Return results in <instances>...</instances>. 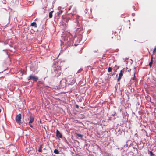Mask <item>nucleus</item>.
<instances>
[{
    "label": "nucleus",
    "mask_w": 156,
    "mask_h": 156,
    "mask_svg": "<svg viewBox=\"0 0 156 156\" xmlns=\"http://www.w3.org/2000/svg\"><path fill=\"white\" fill-rule=\"evenodd\" d=\"M21 114H19L17 115L16 117L15 120L16 121L17 123L19 125L21 124Z\"/></svg>",
    "instance_id": "f257e3e1"
},
{
    "label": "nucleus",
    "mask_w": 156,
    "mask_h": 156,
    "mask_svg": "<svg viewBox=\"0 0 156 156\" xmlns=\"http://www.w3.org/2000/svg\"><path fill=\"white\" fill-rule=\"evenodd\" d=\"M53 70L56 73H57L59 71L61 70V67L59 66H55L53 67Z\"/></svg>",
    "instance_id": "f03ea898"
},
{
    "label": "nucleus",
    "mask_w": 156,
    "mask_h": 156,
    "mask_svg": "<svg viewBox=\"0 0 156 156\" xmlns=\"http://www.w3.org/2000/svg\"><path fill=\"white\" fill-rule=\"evenodd\" d=\"M27 79L28 80L32 79L34 81H36L38 80V78L35 76L30 75L28 77Z\"/></svg>",
    "instance_id": "7ed1b4c3"
},
{
    "label": "nucleus",
    "mask_w": 156,
    "mask_h": 156,
    "mask_svg": "<svg viewBox=\"0 0 156 156\" xmlns=\"http://www.w3.org/2000/svg\"><path fill=\"white\" fill-rule=\"evenodd\" d=\"M34 121V118L30 116V119L29 120V124L30 125V126L31 128L33 127V126L31 124V123L32 122H33Z\"/></svg>",
    "instance_id": "20e7f679"
},
{
    "label": "nucleus",
    "mask_w": 156,
    "mask_h": 156,
    "mask_svg": "<svg viewBox=\"0 0 156 156\" xmlns=\"http://www.w3.org/2000/svg\"><path fill=\"white\" fill-rule=\"evenodd\" d=\"M123 71L122 70H121L120 71V73H119V76L118 77V78L117 79L118 81H119L121 79L122 77L123 76Z\"/></svg>",
    "instance_id": "39448f33"
},
{
    "label": "nucleus",
    "mask_w": 156,
    "mask_h": 156,
    "mask_svg": "<svg viewBox=\"0 0 156 156\" xmlns=\"http://www.w3.org/2000/svg\"><path fill=\"white\" fill-rule=\"evenodd\" d=\"M56 136L58 138H62V134L58 130H56Z\"/></svg>",
    "instance_id": "423d86ee"
},
{
    "label": "nucleus",
    "mask_w": 156,
    "mask_h": 156,
    "mask_svg": "<svg viewBox=\"0 0 156 156\" xmlns=\"http://www.w3.org/2000/svg\"><path fill=\"white\" fill-rule=\"evenodd\" d=\"M153 56L152 55H151V62H150L149 64L150 68H151V67L152 65L153 64Z\"/></svg>",
    "instance_id": "0eeeda50"
},
{
    "label": "nucleus",
    "mask_w": 156,
    "mask_h": 156,
    "mask_svg": "<svg viewBox=\"0 0 156 156\" xmlns=\"http://www.w3.org/2000/svg\"><path fill=\"white\" fill-rule=\"evenodd\" d=\"M43 145H40L39 147V149L38 150V151L39 152H42V149L43 147Z\"/></svg>",
    "instance_id": "6e6552de"
},
{
    "label": "nucleus",
    "mask_w": 156,
    "mask_h": 156,
    "mask_svg": "<svg viewBox=\"0 0 156 156\" xmlns=\"http://www.w3.org/2000/svg\"><path fill=\"white\" fill-rule=\"evenodd\" d=\"M63 12V11L62 10H60L57 13V16H59L60 15H61V14H62Z\"/></svg>",
    "instance_id": "1a4fd4ad"
},
{
    "label": "nucleus",
    "mask_w": 156,
    "mask_h": 156,
    "mask_svg": "<svg viewBox=\"0 0 156 156\" xmlns=\"http://www.w3.org/2000/svg\"><path fill=\"white\" fill-rule=\"evenodd\" d=\"M54 11H52L51 12H50L49 13V18H52V16H53V12Z\"/></svg>",
    "instance_id": "9d476101"
},
{
    "label": "nucleus",
    "mask_w": 156,
    "mask_h": 156,
    "mask_svg": "<svg viewBox=\"0 0 156 156\" xmlns=\"http://www.w3.org/2000/svg\"><path fill=\"white\" fill-rule=\"evenodd\" d=\"M31 26H34L35 27H37V24L36 22H33L31 24Z\"/></svg>",
    "instance_id": "9b49d317"
},
{
    "label": "nucleus",
    "mask_w": 156,
    "mask_h": 156,
    "mask_svg": "<svg viewBox=\"0 0 156 156\" xmlns=\"http://www.w3.org/2000/svg\"><path fill=\"white\" fill-rule=\"evenodd\" d=\"M54 153L57 154H58L59 153L57 149L54 150Z\"/></svg>",
    "instance_id": "f8f14e48"
},
{
    "label": "nucleus",
    "mask_w": 156,
    "mask_h": 156,
    "mask_svg": "<svg viewBox=\"0 0 156 156\" xmlns=\"http://www.w3.org/2000/svg\"><path fill=\"white\" fill-rule=\"evenodd\" d=\"M76 134L77 136H78V137H80V138L82 137L83 136V135L81 134H80L77 133H76Z\"/></svg>",
    "instance_id": "ddd939ff"
},
{
    "label": "nucleus",
    "mask_w": 156,
    "mask_h": 156,
    "mask_svg": "<svg viewBox=\"0 0 156 156\" xmlns=\"http://www.w3.org/2000/svg\"><path fill=\"white\" fill-rule=\"evenodd\" d=\"M61 71H59L58 73H57V77H58L59 76H60L61 74Z\"/></svg>",
    "instance_id": "4468645a"
},
{
    "label": "nucleus",
    "mask_w": 156,
    "mask_h": 156,
    "mask_svg": "<svg viewBox=\"0 0 156 156\" xmlns=\"http://www.w3.org/2000/svg\"><path fill=\"white\" fill-rule=\"evenodd\" d=\"M112 71V68L111 67H109L108 68V71L109 72H110Z\"/></svg>",
    "instance_id": "2eb2a0df"
},
{
    "label": "nucleus",
    "mask_w": 156,
    "mask_h": 156,
    "mask_svg": "<svg viewBox=\"0 0 156 156\" xmlns=\"http://www.w3.org/2000/svg\"><path fill=\"white\" fill-rule=\"evenodd\" d=\"M156 52V46L153 51V54H154Z\"/></svg>",
    "instance_id": "dca6fc26"
},
{
    "label": "nucleus",
    "mask_w": 156,
    "mask_h": 156,
    "mask_svg": "<svg viewBox=\"0 0 156 156\" xmlns=\"http://www.w3.org/2000/svg\"><path fill=\"white\" fill-rule=\"evenodd\" d=\"M150 153L151 156H154V154L151 151H150Z\"/></svg>",
    "instance_id": "f3484780"
},
{
    "label": "nucleus",
    "mask_w": 156,
    "mask_h": 156,
    "mask_svg": "<svg viewBox=\"0 0 156 156\" xmlns=\"http://www.w3.org/2000/svg\"><path fill=\"white\" fill-rule=\"evenodd\" d=\"M84 12L85 13V14H87V9H85V10L84 11Z\"/></svg>",
    "instance_id": "a211bd4d"
},
{
    "label": "nucleus",
    "mask_w": 156,
    "mask_h": 156,
    "mask_svg": "<svg viewBox=\"0 0 156 156\" xmlns=\"http://www.w3.org/2000/svg\"><path fill=\"white\" fill-rule=\"evenodd\" d=\"M39 82L40 83V84H43V82L42 81H39Z\"/></svg>",
    "instance_id": "6ab92c4d"
},
{
    "label": "nucleus",
    "mask_w": 156,
    "mask_h": 156,
    "mask_svg": "<svg viewBox=\"0 0 156 156\" xmlns=\"http://www.w3.org/2000/svg\"><path fill=\"white\" fill-rule=\"evenodd\" d=\"M75 106H76V108H79V106L78 105H76Z\"/></svg>",
    "instance_id": "aec40b11"
},
{
    "label": "nucleus",
    "mask_w": 156,
    "mask_h": 156,
    "mask_svg": "<svg viewBox=\"0 0 156 156\" xmlns=\"http://www.w3.org/2000/svg\"><path fill=\"white\" fill-rule=\"evenodd\" d=\"M65 21H66L67 23L68 22V21H69V20H68V19H65Z\"/></svg>",
    "instance_id": "412c9836"
},
{
    "label": "nucleus",
    "mask_w": 156,
    "mask_h": 156,
    "mask_svg": "<svg viewBox=\"0 0 156 156\" xmlns=\"http://www.w3.org/2000/svg\"><path fill=\"white\" fill-rule=\"evenodd\" d=\"M1 109H0V112H1Z\"/></svg>",
    "instance_id": "4be33fe9"
},
{
    "label": "nucleus",
    "mask_w": 156,
    "mask_h": 156,
    "mask_svg": "<svg viewBox=\"0 0 156 156\" xmlns=\"http://www.w3.org/2000/svg\"><path fill=\"white\" fill-rule=\"evenodd\" d=\"M155 68H156V69H155V70H156V67H155Z\"/></svg>",
    "instance_id": "5701e85b"
}]
</instances>
